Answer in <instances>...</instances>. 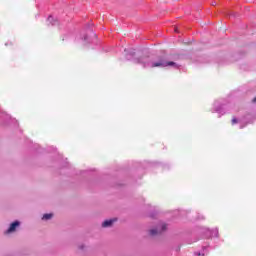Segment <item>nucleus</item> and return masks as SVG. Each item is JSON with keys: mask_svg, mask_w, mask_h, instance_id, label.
I'll use <instances>...</instances> for the list:
<instances>
[{"mask_svg": "<svg viewBox=\"0 0 256 256\" xmlns=\"http://www.w3.org/2000/svg\"><path fill=\"white\" fill-rule=\"evenodd\" d=\"M47 23H48V25L55 26V25H59V20L53 18V16H49L47 18Z\"/></svg>", "mask_w": 256, "mask_h": 256, "instance_id": "0eeeda50", "label": "nucleus"}, {"mask_svg": "<svg viewBox=\"0 0 256 256\" xmlns=\"http://www.w3.org/2000/svg\"><path fill=\"white\" fill-rule=\"evenodd\" d=\"M198 219H205V217L204 216H200V217H198Z\"/></svg>", "mask_w": 256, "mask_h": 256, "instance_id": "4468645a", "label": "nucleus"}, {"mask_svg": "<svg viewBox=\"0 0 256 256\" xmlns=\"http://www.w3.org/2000/svg\"><path fill=\"white\" fill-rule=\"evenodd\" d=\"M134 63H138V65H142L144 69H147V68L153 69L155 67H174L175 69H179V66L177 65V63L173 61L169 62L165 60V57L163 56H157V57L145 56L142 58H135Z\"/></svg>", "mask_w": 256, "mask_h": 256, "instance_id": "f257e3e1", "label": "nucleus"}, {"mask_svg": "<svg viewBox=\"0 0 256 256\" xmlns=\"http://www.w3.org/2000/svg\"><path fill=\"white\" fill-rule=\"evenodd\" d=\"M223 104H220L219 101L214 102V108L213 113H218V117H221V115H225V110H223Z\"/></svg>", "mask_w": 256, "mask_h": 256, "instance_id": "f03ea898", "label": "nucleus"}, {"mask_svg": "<svg viewBox=\"0 0 256 256\" xmlns=\"http://www.w3.org/2000/svg\"><path fill=\"white\" fill-rule=\"evenodd\" d=\"M206 237H219V229L209 230L206 231Z\"/></svg>", "mask_w": 256, "mask_h": 256, "instance_id": "39448f33", "label": "nucleus"}, {"mask_svg": "<svg viewBox=\"0 0 256 256\" xmlns=\"http://www.w3.org/2000/svg\"><path fill=\"white\" fill-rule=\"evenodd\" d=\"M238 122L237 118L232 119V125H235Z\"/></svg>", "mask_w": 256, "mask_h": 256, "instance_id": "f8f14e48", "label": "nucleus"}, {"mask_svg": "<svg viewBox=\"0 0 256 256\" xmlns=\"http://www.w3.org/2000/svg\"><path fill=\"white\" fill-rule=\"evenodd\" d=\"M161 229L155 228L150 230V235H158V233H163V231H167V224L162 223L160 224Z\"/></svg>", "mask_w": 256, "mask_h": 256, "instance_id": "7ed1b4c3", "label": "nucleus"}, {"mask_svg": "<svg viewBox=\"0 0 256 256\" xmlns=\"http://www.w3.org/2000/svg\"><path fill=\"white\" fill-rule=\"evenodd\" d=\"M253 103H256V97L252 100Z\"/></svg>", "mask_w": 256, "mask_h": 256, "instance_id": "2eb2a0df", "label": "nucleus"}, {"mask_svg": "<svg viewBox=\"0 0 256 256\" xmlns=\"http://www.w3.org/2000/svg\"><path fill=\"white\" fill-rule=\"evenodd\" d=\"M205 249H207V247H204L202 252H194L195 256H205Z\"/></svg>", "mask_w": 256, "mask_h": 256, "instance_id": "9d476101", "label": "nucleus"}, {"mask_svg": "<svg viewBox=\"0 0 256 256\" xmlns=\"http://www.w3.org/2000/svg\"><path fill=\"white\" fill-rule=\"evenodd\" d=\"M19 225H21V222L19 221H14L10 224V227L6 230V233H14V231L17 229V227H19Z\"/></svg>", "mask_w": 256, "mask_h": 256, "instance_id": "20e7f679", "label": "nucleus"}, {"mask_svg": "<svg viewBox=\"0 0 256 256\" xmlns=\"http://www.w3.org/2000/svg\"><path fill=\"white\" fill-rule=\"evenodd\" d=\"M124 51L126 52V59H133L135 57V49H125Z\"/></svg>", "mask_w": 256, "mask_h": 256, "instance_id": "6e6552de", "label": "nucleus"}, {"mask_svg": "<svg viewBox=\"0 0 256 256\" xmlns=\"http://www.w3.org/2000/svg\"><path fill=\"white\" fill-rule=\"evenodd\" d=\"M115 221H117V218H112V219H109V220H105L103 223H102V227H111Z\"/></svg>", "mask_w": 256, "mask_h": 256, "instance_id": "423d86ee", "label": "nucleus"}, {"mask_svg": "<svg viewBox=\"0 0 256 256\" xmlns=\"http://www.w3.org/2000/svg\"><path fill=\"white\" fill-rule=\"evenodd\" d=\"M53 218V214L52 213H49V214H44L42 219L44 221H49V219H52Z\"/></svg>", "mask_w": 256, "mask_h": 256, "instance_id": "1a4fd4ad", "label": "nucleus"}, {"mask_svg": "<svg viewBox=\"0 0 256 256\" xmlns=\"http://www.w3.org/2000/svg\"><path fill=\"white\" fill-rule=\"evenodd\" d=\"M175 33H179V29L175 28Z\"/></svg>", "mask_w": 256, "mask_h": 256, "instance_id": "ddd939ff", "label": "nucleus"}, {"mask_svg": "<svg viewBox=\"0 0 256 256\" xmlns=\"http://www.w3.org/2000/svg\"><path fill=\"white\" fill-rule=\"evenodd\" d=\"M82 39H83V41H85L86 43H89L88 38H87V35H84V37H83Z\"/></svg>", "mask_w": 256, "mask_h": 256, "instance_id": "9b49d317", "label": "nucleus"}, {"mask_svg": "<svg viewBox=\"0 0 256 256\" xmlns=\"http://www.w3.org/2000/svg\"><path fill=\"white\" fill-rule=\"evenodd\" d=\"M245 126H240V129H243Z\"/></svg>", "mask_w": 256, "mask_h": 256, "instance_id": "dca6fc26", "label": "nucleus"}]
</instances>
